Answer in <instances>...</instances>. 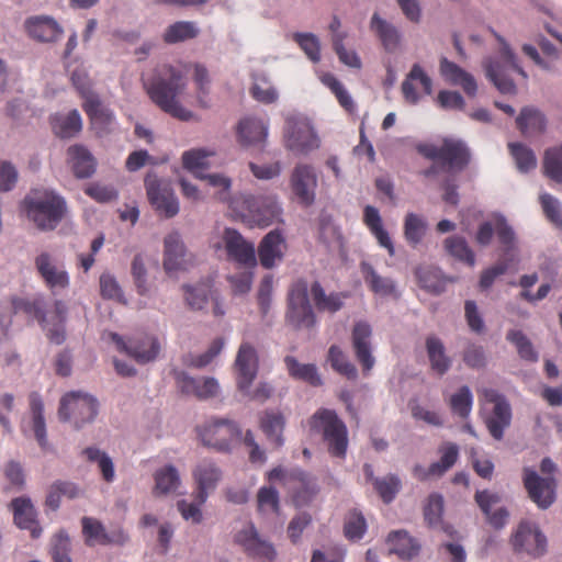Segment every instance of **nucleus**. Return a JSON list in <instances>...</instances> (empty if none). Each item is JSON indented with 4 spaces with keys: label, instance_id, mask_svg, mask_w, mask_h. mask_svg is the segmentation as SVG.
I'll return each mask as SVG.
<instances>
[{
    "label": "nucleus",
    "instance_id": "obj_4",
    "mask_svg": "<svg viewBox=\"0 0 562 562\" xmlns=\"http://www.w3.org/2000/svg\"><path fill=\"white\" fill-rule=\"evenodd\" d=\"M492 35L501 45L499 59L488 58L484 63L486 77L493 82L501 93H515L516 85L510 78L512 72H517L524 78L527 77L524 69L518 65L516 55L505 38L495 30L490 29Z\"/></svg>",
    "mask_w": 562,
    "mask_h": 562
},
{
    "label": "nucleus",
    "instance_id": "obj_17",
    "mask_svg": "<svg viewBox=\"0 0 562 562\" xmlns=\"http://www.w3.org/2000/svg\"><path fill=\"white\" fill-rule=\"evenodd\" d=\"M371 335V326L366 322L356 323L351 333L355 357L360 363L364 375H368L375 364L370 341Z\"/></svg>",
    "mask_w": 562,
    "mask_h": 562
},
{
    "label": "nucleus",
    "instance_id": "obj_34",
    "mask_svg": "<svg viewBox=\"0 0 562 562\" xmlns=\"http://www.w3.org/2000/svg\"><path fill=\"white\" fill-rule=\"evenodd\" d=\"M430 368L439 375L446 374L451 368V359L446 353V348L440 338L428 336L425 341Z\"/></svg>",
    "mask_w": 562,
    "mask_h": 562
},
{
    "label": "nucleus",
    "instance_id": "obj_20",
    "mask_svg": "<svg viewBox=\"0 0 562 562\" xmlns=\"http://www.w3.org/2000/svg\"><path fill=\"white\" fill-rule=\"evenodd\" d=\"M286 249L285 238L280 229L269 232L258 247L260 265L266 269L273 268L280 262Z\"/></svg>",
    "mask_w": 562,
    "mask_h": 562
},
{
    "label": "nucleus",
    "instance_id": "obj_49",
    "mask_svg": "<svg viewBox=\"0 0 562 562\" xmlns=\"http://www.w3.org/2000/svg\"><path fill=\"white\" fill-rule=\"evenodd\" d=\"M445 248L450 256L467 263L470 267L475 265V255L463 237L452 236L445 240Z\"/></svg>",
    "mask_w": 562,
    "mask_h": 562
},
{
    "label": "nucleus",
    "instance_id": "obj_35",
    "mask_svg": "<svg viewBox=\"0 0 562 562\" xmlns=\"http://www.w3.org/2000/svg\"><path fill=\"white\" fill-rule=\"evenodd\" d=\"M311 295L318 312H328L331 314L338 312L344 306V300L348 296L346 293L338 292L326 294L318 281L312 283Z\"/></svg>",
    "mask_w": 562,
    "mask_h": 562
},
{
    "label": "nucleus",
    "instance_id": "obj_57",
    "mask_svg": "<svg viewBox=\"0 0 562 562\" xmlns=\"http://www.w3.org/2000/svg\"><path fill=\"white\" fill-rule=\"evenodd\" d=\"M543 169L550 179L562 183V145L546 150Z\"/></svg>",
    "mask_w": 562,
    "mask_h": 562
},
{
    "label": "nucleus",
    "instance_id": "obj_64",
    "mask_svg": "<svg viewBox=\"0 0 562 562\" xmlns=\"http://www.w3.org/2000/svg\"><path fill=\"white\" fill-rule=\"evenodd\" d=\"M49 553L54 562H72L70 558V539L66 532L59 531L53 537Z\"/></svg>",
    "mask_w": 562,
    "mask_h": 562
},
{
    "label": "nucleus",
    "instance_id": "obj_21",
    "mask_svg": "<svg viewBox=\"0 0 562 562\" xmlns=\"http://www.w3.org/2000/svg\"><path fill=\"white\" fill-rule=\"evenodd\" d=\"M193 477L196 483L195 499L199 504H204L209 493L214 491L222 479V471L215 463L202 461L193 471Z\"/></svg>",
    "mask_w": 562,
    "mask_h": 562
},
{
    "label": "nucleus",
    "instance_id": "obj_19",
    "mask_svg": "<svg viewBox=\"0 0 562 562\" xmlns=\"http://www.w3.org/2000/svg\"><path fill=\"white\" fill-rule=\"evenodd\" d=\"M178 387L184 394L206 400L217 395L220 385L214 378L194 379L183 371H175Z\"/></svg>",
    "mask_w": 562,
    "mask_h": 562
},
{
    "label": "nucleus",
    "instance_id": "obj_5",
    "mask_svg": "<svg viewBox=\"0 0 562 562\" xmlns=\"http://www.w3.org/2000/svg\"><path fill=\"white\" fill-rule=\"evenodd\" d=\"M416 149L425 158L439 162L449 172L461 171L470 162L469 148L462 140L454 138H443L440 146L420 143Z\"/></svg>",
    "mask_w": 562,
    "mask_h": 562
},
{
    "label": "nucleus",
    "instance_id": "obj_11",
    "mask_svg": "<svg viewBox=\"0 0 562 562\" xmlns=\"http://www.w3.org/2000/svg\"><path fill=\"white\" fill-rule=\"evenodd\" d=\"M522 483L528 497L540 508H549L557 497V480L554 476H541L530 468H524Z\"/></svg>",
    "mask_w": 562,
    "mask_h": 562
},
{
    "label": "nucleus",
    "instance_id": "obj_29",
    "mask_svg": "<svg viewBox=\"0 0 562 562\" xmlns=\"http://www.w3.org/2000/svg\"><path fill=\"white\" fill-rule=\"evenodd\" d=\"M360 269L366 284L374 294L379 296L398 297L396 284L391 278L382 277L366 261L361 262Z\"/></svg>",
    "mask_w": 562,
    "mask_h": 562
},
{
    "label": "nucleus",
    "instance_id": "obj_52",
    "mask_svg": "<svg viewBox=\"0 0 562 562\" xmlns=\"http://www.w3.org/2000/svg\"><path fill=\"white\" fill-rule=\"evenodd\" d=\"M508 148L520 172H528L536 168L537 158L529 147L521 143H509Z\"/></svg>",
    "mask_w": 562,
    "mask_h": 562
},
{
    "label": "nucleus",
    "instance_id": "obj_45",
    "mask_svg": "<svg viewBox=\"0 0 562 562\" xmlns=\"http://www.w3.org/2000/svg\"><path fill=\"white\" fill-rule=\"evenodd\" d=\"M82 109L93 125H100L101 128L108 127L114 120L113 112L102 106L98 95L90 97L83 101Z\"/></svg>",
    "mask_w": 562,
    "mask_h": 562
},
{
    "label": "nucleus",
    "instance_id": "obj_3",
    "mask_svg": "<svg viewBox=\"0 0 562 562\" xmlns=\"http://www.w3.org/2000/svg\"><path fill=\"white\" fill-rule=\"evenodd\" d=\"M311 431L322 436L331 457L345 459L348 448V430L335 411L319 408L308 420Z\"/></svg>",
    "mask_w": 562,
    "mask_h": 562
},
{
    "label": "nucleus",
    "instance_id": "obj_28",
    "mask_svg": "<svg viewBox=\"0 0 562 562\" xmlns=\"http://www.w3.org/2000/svg\"><path fill=\"white\" fill-rule=\"evenodd\" d=\"M386 543L390 553L396 554L402 560H412L420 551L419 542L405 530L390 532Z\"/></svg>",
    "mask_w": 562,
    "mask_h": 562
},
{
    "label": "nucleus",
    "instance_id": "obj_6",
    "mask_svg": "<svg viewBox=\"0 0 562 562\" xmlns=\"http://www.w3.org/2000/svg\"><path fill=\"white\" fill-rule=\"evenodd\" d=\"M285 321L294 329L312 328L316 315L308 300V282L303 279L293 281L288 291Z\"/></svg>",
    "mask_w": 562,
    "mask_h": 562
},
{
    "label": "nucleus",
    "instance_id": "obj_38",
    "mask_svg": "<svg viewBox=\"0 0 562 562\" xmlns=\"http://www.w3.org/2000/svg\"><path fill=\"white\" fill-rule=\"evenodd\" d=\"M53 132L60 138H70L77 135L82 128V121L77 110L68 114H56L50 120Z\"/></svg>",
    "mask_w": 562,
    "mask_h": 562
},
{
    "label": "nucleus",
    "instance_id": "obj_24",
    "mask_svg": "<svg viewBox=\"0 0 562 562\" xmlns=\"http://www.w3.org/2000/svg\"><path fill=\"white\" fill-rule=\"evenodd\" d=\"M439 71L446 81L453 86H460L469 97L476 94L477 85L474 77L456 63L442 57L440 59Z\"/></svg>",
    "mask_w": 562,
    "mask_h": 562
},
{
    "label": "nucleus",
    "instance_id": "obj_12",
    "mask_svg": "<svg viewBox=\"0 0 562 562\" xmlns=\"http://www.w3.org/2000/svg\"><path fill=\"white\" fill-rule=\"evenodd\" d=\"M510 543L515 552L527 553L533 558H539L547 552V538L541 532L537 524L531 521H520L512 535Z\"/></svg>",
    "mask_w": 562,
    "mask_h": 562
},
{
    "label": "nucleus",
    "instance_id": "obj_51",
    "mask_svg": "<svg viewBox=\"0 0 562 562\" xmlns=\"http://www.w3.org/2000/svg\"><path fill=\"white\" fill-rule=\"evenodd\" d=\"M506 339L515 345L517 352L522 360L529 362L538 361V352L535 350L530 339L521 330L510 329L506 335Z\"/></svg>",
    "mask_w": 562,
    "mask_h": 562
},
{
    "label": "nucleus",
    "instance_id": "obj_39",
    "mask_svg": "<svg viewBox=\"0 0 562 562\" xmlns=\"http://www.w3.org/2000/svg\"><path fill=\"white\" fill-rule=\"evenodd\" d=\"M155 485L153 494L156 497L169 495L177 491L180 485L178 470L173 465H165L154 474Z\"/></svg>",
    "mask_w": 562,
    "mask_h": 562
},
{
    "label": "nucleus",
    "instance_id": "obj_27",
    "mask_svg": "<svg viewBox=\"0 0 562 562\" xmlns=\"http://www.w3.org/2000/svg\"><path fill=\"white\" fill-rule=\"evenodd\" d=\"M215 248H224L228 261L235 262L240 267L246 265V240L236 229L225 228L222 243L216 244Z\"/></svg>",
    "mask_w": 562,
    "mask_h": 562
},
{
    "label": "nucleus",
    "instance_id": "obj_41",
    "mask_svg": "<svg viewBox=\"0 0 562 562\" xmlns=\"http://www.w3.org/2000/svg\"><path fill=\"white\" fill-rule=\"evenodd\" d=\"M284 363L292 378L307 382L313 386L322 384V379L314 364H302L292 356H286L284 358Z\"/></svg>",
    "mask_w": 562,
    "mask_h": 562
},
{
    "label": "nucleus",
    "instance_id": "obj_13",
    "mask_svg": "<svg viewBox=\"0 0 562 562\" xmlns=\"http://www.w3.org/2000/svg\"><path fill=\"white\" fill-rule=\"evenodd\" d=\"M483 400L494 404L491 414L485 418V424L491 436L496 440H502L504 430L509 427L512 422V408L507 400L495 389H483Z\"/></svg>",
    "mask_w": 562,
    "mask_h": 562
},
{
    "label": "nucleus",
    "instance_id": "obj_33",
    "mask_svg": "<svg viewBox=\"0 0 562 562\" xmlns=\"http://www.w3.org/2000/svg\"><path fill=\"white\" fill-rule=\"evenodd\" d=\"M68 156L71 161L74 173L77 178L86 179L95 171V159L92 154L82 145H72L68 148Z\"/></svg>",
    "mask_w": 562,
    "mask_h": 562
},
{
    "label": "nucleus",
    "instance_id": "obj_43",
    "mask_svg": "<svg viewBox=\"0 0 562 562\" xmlns=\"http://www.w3.org/2000/svg\"><path fill=\"white\" fill-rule=\"evenodd\" d=\"M248 555L262 562H272L277 557L273 546L260 539L254 526H248Z\"/></svg>",
    "mask_w": 562,
    "mask_h": 562
},
{
    "label": "nucleus",
    "instance_id": "obj_53",
    "mask_svg": "<svg viewBox=\"0 0 562 562\" xmlns=\"http://www.w3.org/2000/svg\"><path fill=\"white\" fill-rule=\"evenodd\" d=\"M439 452L441 453L440 460L431 463V472L437 474V477L442 476L454 465L459 457V448L456 443L446 442L439 448Z\"/></svg>",
    "mask_w": 562,
    "mask_h": 562
},
{
    "label": "nucleus",
    "instance_id": "obj_30",
    "mask_svg": "<svg viewBox=\"0 0 562 562\" xmlns=\"http://www.w3.org/2000/svg\"><path fill=\"white\" fill-rule=\"evenodd\" d=\"M414 81H418L426 94H430L432 91V81L430 77L424 71L420 65L414 64L407 74L405 80L402 83V92L405 100L409 103H417L419 94L417 93Z\"/></svg>",
    "mask_w": 562,
    "mask_h": 562
},
{
    "label": "nucleus",
    "instance_id": "obj_61",
    "mask_svg": "<svg viewBox=\"0 0 562 562\" xmlns=\"http://www.w3.org/2000/svg\"><path fill=\"white\" fill-rule=\"evenodd\" d=\"M322 82L330 89L337 98L339 104L348 112H353L355 103L344 85L333 75L325 74L322 77Z\"/></svg>",
    "mask_w": 562,
    "mask_h": 562
},
{
    "label": "nucleus",
    "instance_id": "obj_15",
    "mask_svg": "<svg viewBox=\"0 0 562 562\" xmlns=\"http://www.w3.org/2000/svg\"><path fill=\"white\" fill-rule=\"evenodd\" d=\"M117 350L133 357L138 363H147L157 358L160 345L156 337L144 334L130 339L128 344L116 333H110Z\"/></svg>",
    "mask_w": 562,
    "mask_h": 562
},
{
    "label": "nucleus",
    "instance_id": "obj_7",
    "mask_svg": "<svg viewBox=\"0 0 562 562\" xmlns=\"http://www.w3.org/2000/svg\"><path fill=\"white\" fill-rule=\"evenodd\" d=\"M98 415V401L88 393L71 391L65 394L59 403L58 416L69 422L76 429L94 420Z\"/></svg>",
    "mask_w": 562,
    "mask_h": 562
},
{
    "label": "nucleus",
    "instance_id": "obj_58",
    "mask_svg": "<svg viewBox=\"0 0 562 562\" xmlns=\"http://www.w3.org/2000/svg\"><path fill=\"white\" fill-rule=\"evenodd\" d=\"M186 301L193 310H202L207 303L209 299H214V291L211 284L201 283L196 286H184Z\"/></svg>",
    "mask_w": 562,
    "mask_h": 562
},
{
    "label": "nucleus",
    "instance_id": "obj_14",
    "mask_svg": "<svg viewBox=\"0 0 562 562\" xmlns=\"http://www.w3.org/2000/svg\"><path fill=\"white\" fill-rule=\"evenodd\" d=\"M318 179L315 168L308 164H297L290 176V187L295 200L304 207L314 204Z\"/></svg>",
    "mask_w": 562,
    "mask_h": 562
},
{
    "label": "nucleus",
    "instance_id": "obj_44",
    "mask_svg": "<svg viewBox=\"0 0 562 562\" xmlns=\"http://www.w3.org/2000/svg\"><path fill=\"white\" fill-rule=\"evenodd\" d=\"M199 33L200 30L194 22L179 21L166 29L162 38L167 44H176L195 38Z\"/></svg>",
    "mask_w": 562,
    "mask_h": 562
},
{
    "label": "nucleus",
    "instance_id": "obj_56",
    "mask_svg": "<svg viewBox=\"0 0 562 562\" xmlns=\"http://www.w3.org/2000/svg\"><path fill=\"white\" fill-rule=\"evenodd\" d=\"M427 224L423 217L417 214L408 213L404 222V236L406 240L416 246L419 244L426 233Z\"/></svg>",
    "mask_w": 562,
    "mask_h": 562
},
{
    "label": "nucleus",
    "instance_id": "obj_31",
    "mask_svg": "<svg viewBox=\"0 0 562 562\" xmlns=\"http://www.w3.org/2000/svg\"><path fill=\"white\" fill-rule=\"evenodd\" d=\"M370 29L379 37L382 46L389 53L395 52L401 42V34L398 30L384 19L379 13H373L370 21Z\"/></svg>",
    "mask_w": 562,
    "mask_h": 562
},
{
    "label": "nucleus",
    "instance_id": "obj_48",
    "mask_svg": "<svg viewBox=\"0 0 562 562\" xmlns=\"http://www.w3.org/2000/svg\"><path fill=\"white\" fill-rule=\"evenodd\" d=\"M82 454L86 456L90 462H95L101 472L102 479L112 483L115 479L114 464L112 459L103 451L95 447H88L82 450Z\"/></svg>",
    "mask_w": 562,
    "mask_h": 562
},
{
    "label": "nucleus",
    "instance_id": "obj_42",
    "mask_svg": "<svg viewBox=\"0 0 562 562\" xmlns=\"http://www.w3.org/2000/svg\"><path fill=\"white\" fill-rule=\"evenodd\" d=\"M193 81L195 85V94L198 105L202 109H207L211 105L210 99V85L211 79L209 70L202 64H193Z\"/></svg>",
    "mask_w": 562,
    "mask_h": 562
},
{
    "label": "nucleus",
    "instance_id": "obj_18",
    "mask_svg": "<svg viewBox=\"0 0 562 562\" xmlns=\"http://www.w3.org/2000/svg\"><path fill=\"white\" fill-rule=\"evenodd\" d=\"M35 268L45 285L55 293L69 285V276L63 266H59L48 252H41L35 258Z\"/></svg>",
    "mask_w": 562,
    "mask_h": 562
},
{
    "label": "nucleus",
    "instance_id": "obj_22",
    "mask_svg": "<svg viewBox=\"0 0 562 562\" xmlns=\"http://www.w3.org/2000/svg\"><path fill=\"white\" fill-rule=\"evenodd\" d=\"M10 507L13 512L14 524L30 530L32 538L41 536L42 528L36 520V510L29 497H16L11 501Z\"/></svg>",
    "mask_w": 562,
    "mask_h": 562
},
{
    "label": "nucleus",
    "instance_id": "obj_46",
    "mask_svg": "<svg viewBox=\"0 0 562 562\" xmlns=\"http://www.w3.org/2000/svg\"><path fill=\"white\" fill-rule=\"evenodd\" d=\"M213 155V151L203 148L187 150L182 155L183 168L195 177L203 178V170L209 168L207 159Z\"/></svg>",
    "mask_w": 562,
    "mask_h": 562
},
{
    "label": "nucleus",
    "instance_id": "obj_59",
    "mask_svg": "<svg viewBox=\"0 0 562 562\" xmlns=\"http://www.w3.org/2000/svg\"><path fill=\"white\" fill-rule=\"evenodd\" d=\"M250 93L258 102L270 104L277 101L278 91L266 77L254 76Z\"/></svg>",
    "mask_w": 562,
    "mask_h": 562
},
{
    "label": "nucleus",
    "instance_id": "obj_54",
    "mask_svg": "<svg viewBox=\"0 0 562 562\" xmlns=\"http://www.w3.org/2000/svg\"><path fill=\"white\" fill-rule=\"evenodd\" d=\"M82 525V533L86 538V542L89 546L94 544L95 542L101 544L110 543V538L103 527V525L90 517H83L81 520Z\"/></svg>",
    "mask_w": 562,
    "mask_h": 562
},
{
    "label": "nucleus",
    "instance_id": "obj_37",
    "mask_svg": "<svg viewBox=\"0 0 562 562\" xmlns=\"http://www.w3.org/2000/svg\"><path fill=\"white\" fill-rule=\"evenodd\" d=\"M67 307L63 301H56L54 312L49 318L46 317L44 329L47 330V338L55 345H61L65 341V322Z\"/></svg>",
    "mask_w": 562,
    "mask_h": 562
},
{
    "label": "nucleus",
    "instance_id": "obj_47",
    "mask_svg": "<svg viewBox=\"0 0 562 562\" xmlns=\"http://www.w3.org/2000/svg\"><path fill=\"white\" fill-rule=\"evenodd\" d=\"M328 361L331 368L339 374L346 376L348 380H357L358 370L340 347L336 345L330 346L328 350Z\"/></svg>",
    "mask_w": 562,
    "mask_h": 562
},
{
    "label": "nucleus",
    "instance_id": "obj_26",
    "mask_svg": "<svg viewBox=\"0 0 562 562\" xmlns=\"http://www.w3.org/2000/svg\"><path fill=\"white\" fill-rule=\"evenodd\" d=\"M259 426L267 439L276 447L280 448L284 443L283 430L285 418L280 411L266 409L259 416Z\"/></svg>",
    "mask_w": 562,
    "mask_h": 562
},
{
    "label": "nucleus",
    "instance_id": "obj_40",
    "mask_svg": "<svg viewBox=\"0 0 562 562\" xmlns=\"http://www.w3.org/2000/svg\"><path fill=\"white\" fill-rule=\"evenodd\" d=\"M30 409L32 413V428L38 445L42 448L47 446L46 425L44 419V404L37 392L29 395Z\"/></svg>",
    "mask_w": 562,
    "mask_h": 562
},
{
    "label": "nucleus",
    "instance_id": "obj_32",
    "mask_svg": "<svg viewBox=\"0 0 562 562\" xmlns=\"http://www.w3.org/2000/svg\"><path fill=\"white\" fill-rule=\"evenodd\" d=\"M499 501L501 498L497 494L488 491H479L475 493V502L479 507L485 514L488 522L497 529L503 528L508 518V512L504 507L491 513L492 506L499 503Z\"/></svg>",
    "mask_w": 562,
    "mask_h": 562
},
{
    "label": "nucleus",
    "instance_id": "obj_9",
    "mask_svg": "<svg viewBox=\"0 0 562 562\" xmlns=\"http://www.w3.org/2000/svg\"><path fill=\"white\" fill-rule=\"evenodd\" d=\"M204 446L218 451H228L241 438V429L228 419H210L198 428Z\"/></svg>",
    "mask_w": 562,
    "mask_h": 562
},
{
    "label": "nucleus",
    "instance_id": "obj_2",
    "mask_svg": "<svg viewBox=\"0 0 562 562\" xmlns=\"http://www.w3.org/2000/svg\"><path fill=\"white\" fill-rule=\"evenodd\" d=\"M26 216L40 231L55 229L67 212L65 199L54 190L32 189L23 200Z\"/></svg>",
    "mask_w": 562,
    "mask_h": 562
},
{
    "label": "nucleus",
    "instance_id": "obj_63",
    "mask_svg": "<svg viewBox=\"0 0 562 562\" xmlns=\"http://www.w3.org/2000/svg\"><path fill=\"white\" fill-rule=\"evenodd\" d=\"M373 486L382 501L385 504H390L401 490V480L394 474H389L384 477L375 479Z\"/></svg>",
    "mask_w": 562,
    "mask_h": 562
},
{
    "label": "nucleus",
    "instance_id": "obj_25",
    "mask_svg": "<svg viewBox=\"0 0 562 562\" xmlns=\"http://www.w3.org/2000/svg\"><path fill=\"white\" fill-rule=\"evenodd\" d=\"M25 29L29 35L38 42H55L63 34V27L47 15L29 18L25 21Z\"/></svg>",
    "mask_w": 562,
    "mask_h": 562
},
{
    "label": "nucleus",
    "instance_id": "obj_50",
    "mask_svg": "<svg viewBox=\"0 0 562 562\" xmlns=\"http://www.w3.org/2000/svg\"><path fill=\"white\" fill-rule=\"evenodd\" d=\"M11 303L15 314L22 312L26 315L33 316L42 327H45L46 314L44 312V302L42 299L30 301L21 297H13Z\"/></svg>",
    "mask_w": 562,
    "mask_h": 562
},
{
    "label": "nucleus",
    "instance_id": "obj_23",
    "mask_svg": "<svg viewBox=\"0 0 562 562\" xmlns=\"http://www.w3.org/2000/svg\"><path fill=\"white\" fill-rule=\"evenodd\" d=\"M164 268L166 272L186 270L189 260L184 245L178 232H172L165 237L164 240Z\"/></svg>",
    "mask_w": 562,
    "mask_h": 562
},
{
    "label": "nucleus",
    "instance_id": "obj_60",
    "mask_svg": "<svg viewBox=\"0 0 562 562\" xmlns=\"http://www.w3.org/2000/svg\"><path fill=\"white\" fill-rule=\"evenodd\" d=\"M257 507L262 515H277L279 513V493L274 487L263 486L257 494Z\"/></svg>",
    "mask_w": 562,
    "mask_h": 562
},
{
    "label": "nucleus",
    "instance_id": "obj_62",
    "mask_svg": "<svg viewBox=\"0 0 562 562\" xmlns=\"http://www.w3.org/2000/svg\"><path fill=\"white\" fill-rule=\"evenodd\" d=\"M449 404L456 415L461 418L469 417L473 404L471 390L465 385L460 387L459 391L450 397Z\"/></svg>",
    "mask_w": 562,
    "mask_h": 562
},
{
    "label": "nucleus",
    "instance_id": "obj_36",
    "mask_svg": "<svg viewBox=\"0 0 562 562\" xmlns=\"http://www.w3.org/2000/svg\"><path fill=\"white\" fill-rule=\"evenodd\" d=\"M516 124L524 136H533L544 132L547 120L538 109L526 106L517 116Z\"/></svg>",
    "mask_w": 562,
    "mask_h": 562
},
{
    "label": "nucleus",
    "instance_id": "obj_1",
    "mask_svg": "<svg viewBox=\"0 0 562 562\" xmlns=\"http://www.w3.org/2000/svg\"><path fill=\"white\" fill-rule=\"evenodd\" d=\"M143 86L150 100L172 117L183 122L194 117L177 99L187 86L184 74L180 69L168 64L159 65L151 78H143Z\"/></svg>",
    "mask_w": 562,
    "mask_h": 562
},
{
    "label": "nucleus",
    "instance_id": "obj_8",
    "mask_svg": "<svg viewBox=\"0 0 562 562\" xmlns=\"http://www.w3.org/2000/svg\"><path fill=\"white\" fill-rule=\"evenodd\" d=\"M321 140L306 117L291 115L285 120L284 146L286 149L307 155L319 147Z\"/></svg>",
    "mask_w": 562,
    "mask_h": 562
},
{
    "label": "nucleus",
    "instance_id": "obj_16",
    "mask_svg": "<svg viewBox=\"0 0 562 562\" xmlns=\"http://www.w3.org/2000/svg\"><path fill=\"white\" fill-rule=\"evenodd\" d=\"M269 481H280L283 485L293 491V497L296 501H306L315 493L314 483L310 476L300 470L286 471L280 467L272 469L268 473Z\"/></svg>",
    "mask_w": 562,
    "mask_h": 562
},
{
    "label": "nucleus",
    "instance_id": "obj_55",
    "mask_svg": "<svg viewBox=\"0 0 562 562\" xmlns=\"http://www.w3.org/2000/svg\"><path fill=\"white\" fill-rule=\"evenodd\" d=\"M268 136V119L248 117V149L258 146L262 149Z\"/></svg>",
    "mask_w": 562,
    "mask_h": 562
},
{
    "label": "nucleus",
    "instance_id": "obj_10",
    "mask_svg": "<svg viewBox=\"0 0 562 562\" xmlns=\"http://www.w3.org/2000/svg\"><path fill=\"white\" fill-rule=\"evenodd\" d=\"M145 188L148 200L157 212L167 218L178 214L179 202L169 182L159 179L154 172H148L145 177Z\"/></svg>",
    "mask_w": 562,
    "mask_h": 562
}]
</instances>
